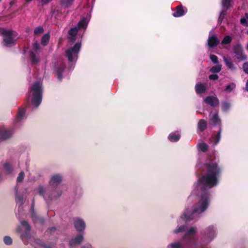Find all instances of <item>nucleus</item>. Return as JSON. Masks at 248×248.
<instances>
[{
    "label": "nucleus",
    "mask_w": 248,
    "mask_h": 248,
    "mask_svg": "<svg viewBox=\"0 0 248 248\" xmlns=\"http://www.w3.org/2000/svg\"><path fill=\"white\" fill-rule=\"evenodd\" d=\"M197 168L202 167L203 172L199 179L197 183L193 186L192 194L198 195V202L192 206H188L183 214L177 220L190 221L198 218L209 207L210 204V193L208 189L217 186L219 181L221 169L216 162L211 157H208L205 160L202 158L199 160L196 166Z\"/></svg>",
    "instance_id": "f257e3e1"
},
{
    "label": "nucleus",
    "mask_w": 248,
    "mask_h": 248,
    "mask_svg": "<svg viewBox=\"0 0 248 248\" xmlns=\"http://www.w3.org/2000/svg\"><path fill=\"white\" fill-rule=\"evenodd\" d=\"M197 231L196 227L191 226L184 235L183 240L188 248H202L217 236V230L214 225H210L202 231V238L197 236Z\"/></svg>",
    "instance_id": "f03ea898"
},
{
    "label": "nucleus",
    "mask_w": 248,
    "mask_h": 248,
    "mask_svg": "<svg viewBox=\"0 0 248 248\" xmlns=\"http://www.w3.org/2000/svg\"><path fill=\"white\" fill-rule=\"evenodd\" d=\"M61 174L53 175L49 182V186L40 185L37 189L38 194L42 196L45 200L49 201L56 199L61 195V192L57 188L62 181Z\"/></svg>",
    "instance_id": "7ed1b4c3"
},
{
    "label": "nucleus",
    "mask_w": 248,
    "mask_h": 248,
    "mask_svg": "<svg viewBox=\"0 0 248 248\" xmlns=\"http://www.w3.org/2000/svg\"><path fill=\"white\" fill-rule=\"evenodd\" d=\"M16 231L19 233L20 237L25 244H30L35 247L38 246L44 248H50L45 245L40 240L36 239L31 234V227L26 221H21Z\"/></svg>",
    "instance_id": "20e7f679"
},
{
    "label": "nucleus",
    "mask_w": 248,
    "mask_h": 248,
    "mask_svg": "<svg viewBox=\"0 0 248 248\" xmlns=\"http://www.w3.org/2000/svg\"><path fill=\"white\" fill-rule=\"evenodd\" d=\"M89 21V18L83 17L78 22L77 26L72 28L69 30L68 38L70 42H74L77 40L78 41V40L82 38L87 27Z\"/></svg>",
    "instance_id": "39448f33"
},
{
    "label": "nucleus",
    "mask_w": 248,
    "mask_h": 248,
    "mask_svg": "<svg viewBox=\"0 0 248 248\" xmlns=\"http://www.w3.org/2000/svg\"><path fill=\"white\" fill-rule=\"evenodd\" d=\"M43 87L40 81L33 83L31 87L30 91L28 98L31 101L33 108L38 107L41 104L42 99Z\"/></svg>",
    "instance_id": "423d86ee"
},
{
    "label": "nucleus",
    "mask_w": 248,
    "mask_h": 248,
    "mask_svg": "<svg viewBox=\"0 0 248 248\" xmlns=\"http://www.w3.org/2000/svg\"><path fill=\"white\" fill-rule=\"evenodd\" d=\"M81 42H78L73 46L69 47L65 50V55L71 63L70 68H73V64L77 61L78 54L81 48Z\"/></svg>",
    "instance_id": "0eeeda50"
},
{
    "label": "nucleus",
    "mask_w": 248,
    "mask_h": 248,
    "mask_svg": "<svg viewBox=\"0 0 248 248\" xmlns=\"http://www.w3.org/2000/svg\"><path fill=\"white\" fill-rule=\"evenodd\" d=\"M0 34L3 35L5 46L10 47L15 44L17 38V34L16 31L11 30L0 28Z\"/></svg>",
    "instance_id": "6e6552de"
},
{
    "label": "nucleus",
    "mask_w": 248,
    "mask_h": 248,
    "mask_svg": "<svg viewBox=\"0 0 248 248\" xmlns=\"http://www.w3.org/2000/svg\"><path fill=\"white\" fill-rule=\"evenodd\" d=\"M29 58L32 64H37L38 63L41 58V51L39 44L37 42H34L30 50Z\"/></svg>",
    "instance_id": "1a4fd4ad"
},
{
    "label": "nucleus",
    "mask_w": 248,
    "mask_h": 248,
    "mask_svg": "<svg viewBox=\"0 0 248 248\" xmlns=\"http://www.w3.org/2000/svg\"><path fill=\"white\" fill-rule=\"evenodd\" d=\"M14 133L13 129H9L5 126H0V140H2L10 138Z\"/></svg>",
    "instance_id": "9d476101"
},
{
    "label": "nucleus",
    "mask_w": 248,
    "mask_h": 248,
    "mask_svg": "<svg viewBox=\"0 0 248 248\" xmlns=\"http://www.w3.org/2000/svg\"><path fill=\"white\" fill-rule=\"evenodd\" d=\"M55 69L58 79L60 80H62L65 72L64 64L62 61H59L55 65Z\"/></svg>",
    "instance_id": "9b49d317"
},
{
    "label": "nucleus",
    "mask_w": 248,
    "mask_h": 248,
    "mask_svg": "<svg viewBox=\"0 0 248 248\" xmlns=\"http://www.w3.org/2000/svg\"><path fill=\"white\" fill-rule=\"evenodd\" d=\"M27 118L26 114V110L24 108H18L16 115L13 120L15 124L22 122Z\"/></svg>",
    "instance_id": "f8f14e48"
},
{
    "label": "nucleus",
    "mask_w": 248,
    "mask_h": 248,
    "mask_svg": "<svg viewBox=\"0 0 248 248\" xmlns=\"http://www.w3.org/2000/svg\"><path fill=\"white\" fill-rule=\"evenodd\" d=\"M74 225L76 230L79 232H83L86 228L84 220L80 217H76L74 219Z\"/></svg>",
    "instance_id": "ddd939ff"
},
{
    "label": "nucleus",
    "mask_w": 248,
    "mask_h": 248,
    "mask_svg": "<svg viewBox=\"0 0 248 248\" xmlns=\"http://www.w3.org/2000/svg\"><path fill=\"white\" fill-rule=\"evenodd\" d=\"M210 120L214 126H218L219 129H222L221 120L219 117L217 112L210 113L209 115Z\"/></svg>",
    "instance_id": "4468645a"
},
{
    "label": "nucleus",
    "mask_w": 248,
    "mask_h": 248,
    "mask_svg": "<svg viewBox=\"0 0 248 248\" xmlns=\"http://www.w3.org/2000/svg\"><path fill=\"white\" fill-rule=\"evenodd\" d=\"M233 52L235 54L237 58L240 60L243 61L247 59V56L243 53L242 46L237 44L233 48Z\"/></svg>",
    "instance_id": "2eb2a0df"
},
{
    "label": "nucleus",
    "mask_w": 248,
    "mask_h": 248,
    "mask_svg": "<svg viewBox=\"0 0 248 248\" xmlns=\"http://www.w3.org/2000/svg\"><path fill=\"white\" fill-rule=\"evenodd\" d=\"M204 102L211 107H217L219 104V100L214 96H209L204 99Z\"/></svg>",
    "instance_id": "dca6fc26"
},
{
    "label": "nucleus",
    "mask_w": 248,
    "mask_h": 248,
    "mask_svg": "<svg viewBox=\"0 0 248 248\" xmlns=\"http://www.w3.org/2000/svg\"><path fill=\"white\" fill-rule=\"evenodd\" d=\"M219 43V40L216 35L209 34L207 44L210 47L216 46Z\"/></svg>",
    "instance_id": "f3484780"
},
{
    "label": "nucleus",
    "mask_w": 248,
    "mask_h": 248,
    "mask_svg": "<svg viewBox=\"0 0 248 248\" xmlns=\"http://www.w3.org/2000/svg\"><path fill=\"white\" fill-rule=\"evenodd\" d=\"M195 89L197 94H202L206 92L207 84L202 82H198L195 85Z\"/></svg>",
    "instance_id": "a211bd4d"
},
{
    "label": "nucleus",
    "mask_w": 248,
    "mask_h": 248,
    "mask_svg": "<svg viewBox=\"0 0 248 248\" xmlns=\"http://www.w3.org/2000/svg\"><path fill=\"white\" fill-rule=\"evenodd\" d=\"M187 9L186 8H184L181 6H178L176 8V10L172 15L175 17H181L185 15Z\"/></svg>",
    "instance_id": "6ab92c4d"
},
{
    "label": "nucleus",
    "mask_w": 248,
    "mask_h": 248,
    "mask_svg": "<svg viewBox=\"0 0 248 248\" xmlns=\"http://www.w3.org/2000/svg\"><path fill=\"white\" fill-rule=\"evenodd\" d=\"M222 131V129H219L217 134L216 135H213L212 137L210 139V141L211 143H213V145H217L220 139H221V133Z\"/></svg>",
    "instance_id": "aec40b11"
},
{
    "label": "nucleus",
    "mask_w": 248,
    "mask_h": 248,
    "mask_svg": "<svg viewBox=\"0 0 248 248\" xmlns=\"http://www.w3.org/2000/svg\"><path fill=\"white\" fill-rule=\"evenodd\" d=\"M83 240V236L82 234H78L74 238H73L69 242V245L71 246L79 244Z\"/></svg>",
    "instance_id": "412c9836"
},
{
    "label": "nucleus",
    "mask_w": 248,
    "mask_h": 248,
    "mask_svg": "<svg viewBox=\"0 0 248 248\" xmlns=\"http://www.w3.org/2000/svg\"><path fill=\"white\" fill-rule=\"evenodd\" d=\"M180 133L178 131H176L170 133L168 136V139L171 142H176L180 139Z\"/></svg>",
    "instance_id": "4be33fe9"
},
{
    "label": "nucleus",
    "mask_w": 248,
    "mask_h": 248,
    "mask_svg": "<svg viewBox=\"0 0 248 248\" xmlns=\"http://www.w3.org/2000/svg\"><path fill=\"white\" fill-rule=\"evenodd\" d=\"M16 202L17 205L19 206V209L21 210L22 209V205L24 203V200L22 195L20 193H18L17 192L16 193Z\"/></svg>",
    "instance_id": "5701e85b"
},
{
    "label": "nucleus",
    "mask_w": 248,
    "mask_h": 248,
    "mask_svg": "<svg viewBox=\"0 0 248 248\" xmlns=\"http://www.w3.org/2000/svg\"><path fill=\"white\" fill-rule=\"evenodd\" d=\"M190 228H187V226L186 225H181L180 226H178V227L173 230L172 232L174 234H177L180 232H185V233L187 232V231ZM186 234V233H185ZM185 234H184L185 235Z\"/></svg>",
    "instance_id": "b1692460"
},
{
    "label": "nucleus",
    "mask_w": 248,
    "mask_h": 248,
    "mask_svg": "<svg viewBox=\"0 0 248 248\" xmlns=\"http://www.w3.org/2000/svg\"><path fill=\"white\" fill-rule=\"evenodd\" d=\"M3 168L8 174H11L14 169L12 165L8 162H6L3 164Z\"/></svg>",
    "instance_id": "393cba45"
},
{
    "label": "nucleus",
    "mask_w": 248,
    "mask_h": 248,
    "mask_svg": "<svg viewBox=\"0 0 248 248\" xmlns=\"http://www.w3.org/2000/svg\"><path fill=\"white\" fill-rule=\"evenodd\" d=\"M206 127H207L206 122L203 119L200 120L198 124V129L200 131L202 132L206 128Z\"/></svg>",
    "instance_id": "a878e982"
},
{
    "label": "nucleus",
    "mask_w": 248,
    "mask_h": 248,
    "mask_svg": "<svg viewBox=\"0 0 248 248\" xmlns=\"http://www.w3.org/2000/svg\"><path fill=\"white\" fill-rule=\"evenodd\" d=\"M223 60L228 68L231 70H234L235 69L234 65L230 58L224 57Z\"/></svg>",
    "instance_id": "bb28decb"
},
{
    "label": "nucleus",
    "mask_w": 248,
    "mask_h": 248,
    "mask_svg": "<svg viewBox=\"0 0 248 248\" xmlns=\"http://www.w3.org/2000/svg\"><path fill=\"white\" fill-rule=\"evenodd\" d=\"M183 244L181 241H176L170 244L168 246V248H182Z\"/></svg>",
    "instance_id": "cd10ccee"
},
{
    "label": "nucleus",
    "mask_w": 248,
    "mask_h": 248,
    "mask_svg": "<svg viewBox=\"0 0 248 248\" xmlns=\"http://www.w3.org/2000/svg\"><path fill=\"white\" fill-rule=\"evenodd\" d=\"M198 146L199 149L203 152L206 151L209 147L208 145L203 141L199 142L198 144Z\"/></svg>",
    "instance_id": "c85d7f7f"
},
{
    "label": "nucleus",
    "mask_w": 248,
    "mask_h": 248,
    "mask_svg": "<svg viewBox=\"0 0 248 248\" xmlns=\"http://www.w3.org/2000/svg\"><path fill=\"white\" fill-rule=\"evenodd\" d=\"M232 0H222V9L225 10H227L231 6V3Z\"/></svg>",
    "instance_id": "c756f323"
},
{
    "label": "nucleus",
    "mask_w": 248,
    "mask_h": 248,
    "mask_svg": "<svg viewBox=\"0 0 248 248\" xmlns=\"http://www.w3.org/2000/svg\"><path fill=\"white\" fill-rule=\"evenodd\" d=\"M231 108V104L227 102L224 101L221 104V108L224 112L228 111Z\"/></svg>",
    "instance_id": "7c9ffc66"
},
{
    "label": "nucleus",
    "mask_w": 248,
    "mask_h": 248,
    "mask_svg": "<svg viewBox=\"0 0 248 248\" xmlns=\"http://www.w3.org/2000/svg\"><path fill=\"white\" fill-rule=\"evenodd\" d=\"M49 39H50V35L49 34L47 33V34H44L43 36L42 39H41L42 45H43V46L46 45L49 41Z\"/></svg>",
    "instance_id": "2f4dec72"
},
{
    "label": "nucleus",
    "mask_w": 248,
    "mask_h": 248,
    "mask_svg": "<svg viewBox=\"0 0 248 248\" xmlns=\"http://www.w3.org/2000/svg\"><path fill=\"white\" fill-rule=\"evenodd\" d=\"M221 68L222 65L217 64V65L212 67L210 69V71L213 73H217L221 71Z\"/></svg>",
    "instance_id": "473e14b6"
},
{
    "label": "nucleus",
    "mask_w": 248,
    "mask_h": 248,
    "mask_svg": "<svg viewBox=\"0 0 248 248\" xmlns=\"http://www.w3.org/2000/svg\"><path fill=\"white\" fill-rule=\"evenodd\" d=\"M240 23L244 26H247L248 25V14L246 13L245 16L242 17L240 20Z\"/></svg>",
    "instance_id": "72a5a7b5"
},
{
    "label": "nucleus",
    "mask_w": 248,
    "mask_h": 248,
    "mask_svg": "<svg viewBox=\"0 0 248 248\" xmlns=\"http://www.w3.org/2000/svg\"><path fill=\"white\" fill-rule=\"evenodd\" d=\"M232 40V38L230 36H229V35L226 36L223 38L222 41H221V44L222 45L228 44L231 42Z\"/></svg>",
    "instance_id": "f704fd0d"
},
{
    "label": "nucleus",
    "mask_w": 248,
    "mask_h": 248,
    "mask_svg": "<svg viewBox=\"0 0 248 248\" xmlns=\"http://www.w3.org/2000/svg\"><path fill=\"white\" fill-rule=\"evenodd\" d=\"M3 242L6 245H11L12 244L13 240L9 236H5L3 238Z\"/></svg>",
    "instance_id": "c9c22d12"
},
{
    "label": "nucleus",
    "mask_w": 248,
    "mask_h": 248,
    "mask_svg": "<svg viewBox=\"0 0 248 248\" xmlns=\"http://www.w3.org/2000/svg\"><path fill=\"white\" fill-rule=\"evenodd\" d=\"M235 88V85L232 83L226 86L225 91L227 92H231Z\"/></svg>",
    "instance_id": "e433bc0d"
},
{
    "label": "nucleus",
    "mask_w": 248,
    "mask_h": 248,
    "mask_svg": "<svg viewBox=\"0 0 248 248\" xmlns=\"http://www.w3.org/2000/svg\"><path fill=\"white\" fill-rule=\"evenodd\" d=\"M73 1V0H61V2L62 5L66 7L70 6L72 4Z\"/></svg>",
    "instance_id": "4c0bfd02"
},
{
    "label": "nucleus",
    "mask_w": 248,
    "mask_h": 248,
    "mask_svg": "<svg viewBox=\"0 0 248 248\" xmlns=\"http://www.w3.org/2000/svg\"><path fill=\"white\" fill-rule=\"evenodd\" d=\"M25 174L24 172L21 171L17 177L16 181L18 183L22 182L24 178Z\"/></svg>",
    "instance_id": "58836bf2"
},
{
    "label": "nucleus",
    "mask_w": 248,
    "mask_h": 248,
    "mask_svg": "<svg viewBox=\"0 0 248 248\" xmlns=\"http://www.w3.org/2000/svg\"><path fill=\"white\" fill-rule=\"evenodd\" d=\"M44 31L43 27L38 26L36 27L34 30V33L35 34H39L42 33Z\"/></svg>",
    "instance_id": "ea45409f"
},
{
    "label": "nucleus",
    "mask_w": 248,
    "mask_h": 248,
    "mask_svg": "<svg viewBox=\"0 0 248 248\" xmlns=\"http://www.w3.org/2000/svg\"><path fill=\"white\" fill-rule=\"evenodd\" d=\"M227 10H225L222 9V11L221 12L220 15L218 17V22H221L224 17V16L226 15V12Z\"/></svg>",
    "instance_id": "a19ab883"
},
{
    "label": "nucleus",
    "mask_w": 248,
    "mask_h": 248,
    "mask_svg": "<svg viewBox=\"0 0 248 248\" xmlns=\"http://www.w3.org/2000/svg\"><path fill=\"white\" fill-rule=\"evenodd\" d=\"M210 59L211 61L215 64H218V58L215 55H210Z\"/></svg>",
    "instance_id": "79ce46f5"
},
{
    "label": "nucleus",
    "mask_w": 248,
    "mask_h": 248,
    "mask_svg": "<svg viewBox=\"0 0 248 248\" xmlns=\"http://www.w3.org/2000/svg\"><path fill=\"white\" fill-rule=\"evenodd\" d=\"M218 78V76L216 74L211 75L209 77V78L212 80H217Z\"/></svg>",
    "instance_id": "37998d69"
},
{
    "label": "nucleus",
    "mask_w": 248,
    "mask_h": 248,
    "mask_svg": "<svg viewBox=\"0 0 248 248\" xmlns=\"http://www.w3.org/2000/svg\"><path fill=\"white\" fill-rule=\"evenodd\" d=\"M243 69L245 72L248 74V62H245L243 65Z\"/></svg>",
    "instance_id": "c03bdc74"
},
{
    "label": "nucleus",
    "mask_w": 248,
    "mask_h": 248,
    "mask_svg": "<svg viewBox=\"0 0 248 248\" xmlns=\"http://www.w3.org/2000/svg\"><path fill=\"white\" fill-rule=\"evenodd\" d=\"M51 0H42V3L43 4H46L48 2H49Z\"/></svg>",
    "instance_id": "a18cd8bd"
},
{
    "label": "nucleus",
    "mask_w": 248,
    "mask_h": 248,
    "mask_svg": "<svg viewBox=\"0 0 248 248\" xmlns=\"http://www.w3.org/2000/svg\"><path fill=\"white\" fill-rule=\"evenodd\" d=\"M32 217L34 221H35L37 218V216L35 215V214L33 212L32 214Z\"/></svg>",
    "instance_id": "49530a36"
},
{
    "label": "nucleus",
    "mask_w": 248,
    "mask_h": 248,
    "mask_svg": "<svg viewBox=\"0 0 248 248\" xmlns=\"http://www.w3.org/2000/svg\"><path fill=\"white\" fill-rule=\"evenodd\" d=\"M82 248H93L90 244H86Z\"/></svg>",
    "instance_id": "de8ad7c7"
},
{
    "label": "nucleus",
    "mask_w": 248,
    "mask_h": 248,
    "mask_svg": "<svg viewBox=\"0 0 248 248\" xmlns=\"http://www.w3.org/2000/svg\"><path fill=\"white\" fill-rule=\"evenodd\" d=\"M16 2L14 0H11L10 2V5L11 6L15 4Z\"/></svg>",
    "instance_id": "09e8293b"
},
{
    "label": "nucleus",
    "mask_w": 248,
    "mask_h": 248,
    "mask_svg": "<svg viewBox=\"0 0 248 248\" xmlns=\"http://www.w3.org/2000/svg\"><path fill=\"white\" fill-rule=\"evenodd\" d=\"M246 90L248 92V80H247V82H246Z\"/></svg>",
    "instance_id": "8fccbe9b"
},
{
    "label": "nucleus",
    "mask_w": 248,
    "mask_h": 248,
    "mask_svg": "<svg viewBox=\"0 0 248 248\" xmlns=\"http://www.w3.org/2000/svg\"><path fill=\"white\" fill-rule=\"evenodd\" d=\"M38 221L42 223L43 222V219L41 218L38 217Z\"/></svg>",
    "instance_id": "3c124183"
},
{
    "label": "nucleus",
    "mask_w": 248,
    "mask_h": 248,
    "mask_svg": "<svg viewBox=\"0 0 248 248\" xmlns=\"http://www.w3.org/2000/svg\"><path fill=\"white\" fill-rule=\"evenodd\" d=\"M2 179V174L1 173H0V181Z\"/></svg>",
    "instance_id": "603ef678"
},
{
    "label": "nucleus",
    "mask_w": 248,
    "mask_h": 248,
    "mask_svg": "<svg viewBox=\"0 0 248 248\" xmlns=\"http://www.w3.org/2000/svg\"><path fill=\"white\" fill-rule=\"evenodd\" d=\"M53 230H55V228H51V231H52Z\"/></svg>",
    "instance_id": "864d4df0"
},
{
    "label": "nucleus",
    "mask_w": 248,
    "mask_h": 248,
    "mask_svg": "<svg viewBox=\"0 0 248 248\" xmlns=\"http://www.w3.org/2000/svg\"><path fill=\"white\" fill-rule=\"evenodd\" d=\"M33 204H32V205H31V207H32V208H33Z\"/></svg>",
    "instance_id": "5fc2aeb1"
},
{
    "label": "nucleus",
    "mask_w": 248,
    "mask_h": 248,
    "mask_svg": "<svg viewBox=\"0 0 248 248\" xmlns=\"http://www.w3.org/2000/svg\"><path fill=\"white\" fill-rule=\"evenodd\" d=\"M247 48H248V46H247Z\"/></svg>",
    "instance_id": "6e6d98bb"
}]
</instances>
